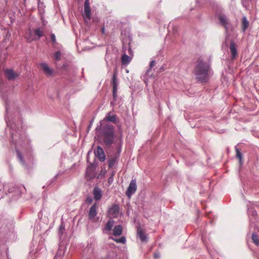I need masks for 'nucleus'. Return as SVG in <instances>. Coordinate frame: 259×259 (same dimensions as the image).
I'll use <instances>...</instances> for the list:
<instances>
[{"label": "nucleus", "mask_w": 259, "mask_h": 259, "mask_svg": "<svg viewBox=\"0 0 259 259\" xmlns=\"http://www.w3.org/2000/svg\"><path fill=\"white\" fill-rule=\"evenodd\" d=\"M219 19L220 20L221 23L222 24L223 26L226 28L227 25H228V20L226 17L223 15H220L219 16Z\"/></svg>", "instance_id": "nucleus-16"}, {"label": "nucleus", "mask_w": 259, "mask_h": 259, "mask_svg": "<svg viewBox=\"0 0 259 259\" xmlns=\"http://www.w3.org/2000/svg\"><path fill=\"white\" fill-rule=\"evenodd\" d=\"M137 190L136 181L135 179L132 180L131 181L130 185L128 187L126 195L128 198H130L132 194H133Z\"/></svg>", "instance_id": "nucleus-3"}, {"label": "nucleus", "mask_w": 259, "mask_h": 259, "mask_svg": "<svg viewBox=\"0 0 259 259\" xmlns=\"http://www.w3.org/2000/svg\"><path fill=\"white\" fill-rule=\"evenodd\" d=\"M110 239H113L114 241L116 242L117 243H125L126 241L125 238L124 237H122L121 238L119 239H115L113 238L112 237H110Z\"/></svg>", "instance_id": "nucleus-21"}, {"label": "nucleus", "mask_w": 259, "mask_h": 259, "mask_svg": "<svg viewBox=\"0 0 259 259\" xmlns=\"http://www.w3.org/2000/svg\"><path fill=\"white\" fill-rule=\"evenodd\" d=\"M83 19L86 22L91 19V9L88 0H86L84 2Z\"/></svg>", "instance_id": "nucleus-2"}, {"label": "nucleus", "mask_w": 259, "mask_h": 259, "mask_svg": "<svg viewBox=\"0 0 259 259\" xmlns=\"http://www.w3.org/2000/svg\"><path fill=\"white\" fill-rule=\"evenodd\" d=\"M131 60L132 58L126 54H124L121 58V61L123 64H128Z\"/></svg>", "instance_id": "nucleus-17"}, {"label": "nucleus", "mask_w": 259, "mask_h": 259, "mask_svg": "<svg viewBox=\"0 0 259 259\" xmlns=\"http://www.w3.org/2000/svg\"><path fill=\"white\" fill-rule=\"evenodd\" d=\"M230 51L232 56V58H234L237 55V50L236 49V46L234 42H231L230 47Z\"/></svg>", "instance_id": "nucleus-15"}, {"label": "nucleus", "mask_w": 259, "mask_h": 259, "mask_svg": "<svg viewBox=\"0 0 259 259\" xmlns=\"http://www.w3.org/2000/svg\"><path fill=\"white\" fill-rule=\"evenodd\" d=\"M122 227L120 225H117L113 229V234L114 236H119L122 234Z\"/></svg>", "instance_id": "nucleus-12"}, {"label": "nucleus", "mask_w": 259, "mask_h": 259, "mask_svg": "<svg viewBox=\"0 0 259 259\" xmlns=\"http://www.w3.org/2000/svg\"><path fill=\"white\" fill-rule=\"evenodd\" d=\"M114 224V222L112 220H110L105 225V228L103 229V232L106 234H109Z\"/></svg>", "instance_id": "nucleus-9"}, {"label": "nucleus", "mask_w": 259, "mask_h": 259, "mask_svg": "<svg viewBox=\"0 0 259 259\" xmlns=\"http://www.w3.org/2000/svg\"><path fill=\"white\" fill-rule=\"evenodd\" d=\"M252 239L255 245H256L257 246L259 245V239L258 238V236L256 234H252Z\"/></svg>", "instance_id": "nucleus-22"}, {"label": "nucleus", "mask_w": 259, "mask_h": 259, "mask_svg": "<svg viewBox=\"0 0 259 259\" xmlns=\"http://www.w3.org/2000/svg\"><path fill=\"white\" fill-rule=\"evenodd\" d=\"M93 195L95 200H100L102 196V190L99 188L96 187L93 190Z\"/></svg>", "instance_id": "nucleus-8"}, {"label": "nucleus", "mask_w": 259, "mask_h": 259, "mask_svg": "<svg viewBox=\"0 0 259 259\" xmlns=\"http://www.w3.org/2000/svg\"><path fill=\"white\" fill-rule=\"evenodd\" d=\"M87 201L89 203H91L92 202V199L91 198H88L87 199Z\"/></svg>", "instance_id": "nucleus-32"}, {"label": "nucleus", "mask_w": 259, "mask_h": 259, "mask_svg": "<svg viewBox=\"0 0 259 259\" xmlns=\"http://www.w3.org/2000/svg\"><path fill=\"white\" fill-rule=\"evenodd\" d=\"M112 80H113V85H114V83H115V84H117L115 75H113Z\"/></svg>", "instance_id": "nucleus-29"}, {"label": "nucleus", "mask_w": 259, "mask_h": 259, "mask_svg": "<svg viewBox=\"0 0 259 259\" xmlns=\"http://www.w3.org/2000/svg\"><path fill=\"white\" fill-rule=\"evenodd\" d=\"M61 56V53L60 52L58 51L55 53L54 57V59L55 60L58 61L60 60Z\"/></svg>", "instance_id": "nucleus-23"}, {"label": "nucleus", "mask_w": 259, "mask_h": 259, "mask_svg": "<svg viewBox=\"0 0 259 259\" xmlns=\"http://www.w3.org/2000/svg\"><path fill=\"white\" fill-rule=\"evenodd\" d=\"M115 162H116V159L115 158L110 159L109 160V167L110 168L113 167V166L115 164Z\"/></svg>", "instance_id": "nucleus-24"}, {"label": "nucleus", "mask_w": 259, "mask_h": 259, "mask_svg": "<svg viewBox=\"0 0 259 259\" xmlns=\"http://www.w3.org/2000/svg\"><path fill=\"white\" fill-rule=\"evenodd\" d=\"M236 151H237V156L241 160V153L239 151L238 149H237Z\"/></svg>", "instance_id": "nucleus-26"}, {"label": "nucleus", "mask_w": 259, "mask_h": 259, "mask_svg": "<svg viewBox=\"0 0 259 259\" xmlns=\"http://www.w3.org/2000/svg\"><path fill=\"white\" fill-rule=\"evenodd\" d=\"M236 151H237V156L241 160V153L239 151L238 149H237Z\"/></svg>", "instance_id": "nucleus-27"}, {"label": "nucleus", "mask_w": 259, "mask_h": 259, "mask_svg": "<svg viewBox=\"0 0 259 259\" xmlns=\"http://www.w3.org/2000/svg\"><path fill=\"white\" fill-rule=\"evenodd\" d=\"M113 130L112 128H109L108 132L104 133L105 142L107 144H110L113 141Z\"/></svg>", "instance_id": "nucleus-4"}, {"label": "nucleus", "mask_w": 259, "mask_h": 259, "mask_svg": "<svg viewBox=\"0 0 259 259\" xmlns=\"http://www.w3.org/2000/svg\"><path fill=\"white\" fill-rule=\"evenodd\" d=\"M119 207L117 205L112 206L108 210V214L110 218H116L119 213Z\"/></svg>", "instance_id": "nucleus-6"}, {"label": "nucleus", "mask_w": 259, "mask_h": 259, "mask_svg": "<svg viewBox=\"0 0 259 259\" xmlns=\"http://www.w3.org/2000/svg\"><path fill=\"white\" fill-rule=\"evenodd\" d=\"M155 62L154 61H152L150 62V67L152 68L153 66L155 65Z\"/></svg>", "instance_id": "nucleus-30"}, {"label": "nucleus", "mask_w": 259, "mask_h": 259, "mask_svg": "<svg viewBox=\"0 0 259 259\" xmlns=\"http://www.w3.org/2000/svg\"><path fill=\"white\" fill-rule=\"evenodd\" d=\"M18 155L20 158V159H22V157L20 155V154L19 153V152H18Z\"/></svg>", "instance_id": "nucleus-34"}, {"label": "nucleus", "mask_w": 259, "mask_h": 259, "mask_svg": "<svg viewBox=\"0 0 259 259\" xmlns=\"http://www.w3.org/2000/svg\"><path fill=\"white\" fill-rule=\"evenodd\" d=\"M113 181V178L112 177L109 178V182H112Z\"/></svg>", "instance_id": "nucleus-33"}, {"label": "nucleus", "mask_w": 259, "mask_h": 259, "mask_svg": "<svg viewBox=\"0 0 259 259\" xmlns=\"http://www.w3.org/2000/svg\"><path fill=\"white\" fill-rule=\"evenodd\" d=\"M97 206L96 204L93 205L89 211V217L91 220H94L97 215Z\"/></svg>", "instance_id": "nucleus-10"}, {"label": "nucleus", "mask_w": 259, "mask_h": 259, "mask_svg": "<svg viewBox=\"0 0 259 259\" xmlns=\"http://www.w3.org/2000/svg\"><path fill=\"white\" fill-rule=\"evenodd\" d=\"M105 119L114 123H115L116 121L115 116L114 115H110L109 114L106 116Z\"/></svg>", "instance_id": "nucleus-19"}, {"label": "nucleus", "mask_w": 259, "mask_h": 259, "mask_svg": "<svg viewBox=\"0 0 259 259\" xmlns=\"http://www.w3.org/2000/svg\"><path fill=\"white\" fill-rule=\"evenodd\" d=\"M195 72L198 79L202 82L206 81L212 74L209 65L202 61L198 62L196 66Z\"/></svg>", "instance_id": "nucleus-1"}, {"label": "nucleus", "mask_w": 259, "mask_h": 259, "mask_svg": "<svg viewBox=\"0 0 259 259\" xmlns=\"http://www.w3.org/2000/svg\"><path fill=\"white\" fill-rule=\"evenodd\" d=\"M95 155L98 157L101 161H104L105 160V155L104 151L100 147H98L95 151Z\"/></svg>", "instance_id": "nucleus-7"}, {"label": "nucleus", "mask_w": 259, "mask_h": 259, "mask_svg": "<svg viewBox=\"0 0 259 259\" xmlns=\"http://www.w3.org/2000/svg\"><path fill=\"white\" fill-rule=\"evenodd\" d=\"M113 96H114V97H115V94L116 92V90H117V84H115V83H114V85H113Z\"/></svg>", "instance_id": "nucleus-25"}, {"label": "nucleus", "mask_w": 259, "mask_h": 259, "mask_svg": "<svg viewBox=\"0 0 259 259\" xmlns=\"http://www.w3.org/2000/svg\"><path fill=\"white\" fill-rule=\"evenodd\" d=\"M25 37L29 41L36 39V37L34 34V31L31 30H29L25 34Z\"/></svg>", "instance_id": "nucleus-11"}, {"label": "nucleus", "mask_w": 259, "mask_h": 259, "mask_svg": "<svg viewBox=\"0 0 259 259\" xmlns=\"http://www.w3.org/2000/svg\"><path fill=\"white\" fill-rule=\"evenodd\" d=\"M5 73L7 77L9 79H14L17 76V74L11 70H6Z\"/></svg>", "instance_id": "nucleus-14"}, {"label": "nucleus", "mask_w": 259, "mask_h": 259, "mask_svg": "<svg viewBox=\"0 0 259 259\" xmlns=\"http://www.w3.org/2000/svg\"><path fill=\"white\" fill-rule=\"evenodd\" d=\"M249 23L248 22L245 17H244L242 19V27L243 30L246 29V28L248 27Z\"/></svg>", "instance_id": "nucleus-20"}, {"label": "nucleus", "mask_w": 259, "mask_h": 259, "mask_svg": "<svg viewBox=\"0 0 259 259\" xmlns=\"http://www.w3.org/2000/svg\"><path fill=\"white\" fill-rule=\"evenodd\" d=\"M41 69L45 74L48 76H52L53 74V70L47 64L42 63L40 65Z\"/></svg>", "instance_id": "nucleus-5"}, {"label": "nucleus", "mask_w": 259, "mask_h": 259, "mask_svg": "<svg viewBox=\"0 0 259 259\" xmlns=\"http://www.w3.org/2000/svg\"><path fill=\"white\" fill-rule=\"evenodd\" d=\"M51 38L53 42H55L56 41L55 36L54 34H52L51 36Z\"/></svg>", "instance_id": "nucleus-28"}, {"label": "nucleus", "mask_w": 259, "mask_h": 259, "mask_svg": "<svg viewBox=\"0 0 259 259\" xmlns=\"http://www.w3.org/2000/svg\"><path fill=\"white\" fill-rule=\"evenodd\" d=\"M137 235L142 241H144L146 240V235L145 234V232L142 230V229L140 228H138Z\"/></svg>", "instance_id": "nucleus-13"}, {"label": "nucleus", "mask_w": 259, "mask_h": 259, "mask_svg": "<svg viewBox=\"0 0 259 259\" xmlns=\"http://www.w3.org/2000/svg\"><path fill=\"white\" fill-rule=\"evenodd\" d=\"M159 254L158 253H154V257L155 259H158L159 257Z\"/></svg>", "instance_id": "nucleus-31"}, {"label": "nucleus", "mask_w": 259, "mask_h": 259, "mask_svg": "<svg viewBox=\"0 0 259 259\" xmlns=\"http://www.w3.org/2000/svg\"><path fill=\"white\" fill-rule=\"evenodd\" d=\"M33 31H34V35L36 37V39H39L40 37H41L43 35V34H44L43 31L40 28L36 29Z\"/></svg>", "instance_id": "nucleus-18"}]
</instances>
